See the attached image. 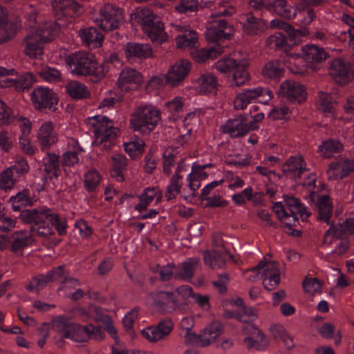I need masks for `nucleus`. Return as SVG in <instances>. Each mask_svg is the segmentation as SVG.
<instances>
[{"label":"nucleus","mask_w":354,"mask_h":354,"mask_svg":"<svg viewBox=\"0 0 354 354\" xmlns=\"http://www.w3.org/2000/svg\"><path fill=\"white\" fill-rule=\"evenodd\" d=\"M174 328L169 319L161 320L157 325L148 326L141 330L142 336L149 342H157L169 335Z\"/></svg>","instance_id":"obj_14"},{"label":"nucleus","mask_w":354,"mask_h":354,"mask_svg":"<svg viewBox=\"0 0 354 354\" xmlns=\"http://www.w3.org/2000/svg\"><path fill=\"white\" fill-rule=\"evenodd\" d=\"M31 100L37 109H50L57 103L56 95L52 90L41 86L35 88L32 92Z\"/></svg>","instance_id":"obj_20"},{"label":"nucleus","mask_w":354,"mask_h":354,"mask_svg":"<svg viewBox=\"0 0 354 354\" xmlns=\"http://www.w3.org/2000/svg\"><path fill=\"white\" fill-rule=\"evenodd\" d=\"M260 271L263 277V285L268 290L275 289L280 282V271L275 261H261L252 268V273Z\"/></svg>","instance_id":"obj_11"},{"label":"nucleus","mask_w":354,"mask_h":354,"mask_svg":"<svg viewBox=\"0 0 354 354\" xmlns=\"http://www.w3.org/2000/svg\"><path fill=\"white\" fill-rule=\"evenodd\" d=\"M176 292L181 300H183V303L186 304V313L189 308L191 298L193 299L197 304L204 310H208L210 308L209 296L194 293L192 288L188 285H183L176 288Z\"/></svg>","instance_id":"obj_19"},{"label":"nucleus","mask_w":354,"mask_h":354,"mask_svg":"<svg viewBox=\"0 0 354 354\" xmlns=\"http://www.w3.org/2000/svg\"><path fill=\"white\" fill-rule=\"evenodd\" d=\"M284 203L283 206L287 212L289 211L291 214H299L303 220L310 214L297 198L286 196L284 197Z\"/></svg>","instance_id":"obj_44"},{"label":"nucleus","mask_w":354,"mask_h":354,"mask_svg":"<svg viewBox=\"0 0 354 354\" xmlns=\"http://www.w3.org/2000/svg\"><path fill=\"white\" fill-rule=\"evenodd\" d=\"M344 234L341 231L340 227L332 224L329 229L326 231L324 237V243L330 245L334 242L344 237Z\"/></svg>","instance_id":"obj_60"},{"label":"nucleus","mask_w":354,"mask_h":354,"mask_svg":"<svg viewBox=\"0 0 354 354\" xmlns=\"http://www.w3.org/2000/svg\"><path fill=\"white\" fill-rule=\"evenodd\" d=\"M236 12V8L233 0H220L218 3V10L212 13L215 17H230Z\"/></svg>","instance_id":"obj_50"},{"label":"nucleus","mask_w":354,"mask_h":354,"mask_svg":"<svg viewBox=\"0 0 354 354\" xmlns=\"http://www.w3.org/2000/svg\"><path fill=\"white\" fill-rule=\"evenodd\" d=\"M198 6V0H180L175 9L180 13H188L196 12Z\"/></svg>","instance_id":"obj_61"},{"label":"nucleus","mask_w":354,"mask_h":354,"mask_svg":"<svg viewBox=\"0 0 354 354\" xmlns=\"http://www.w3.org/2000/svg\"><path fill=\"white\" fill-rule=\"evenodd\" d=\"M316 14L312 8H304L297 10L295 18L301 25L308 26L315 18Z\"/></svg>","instance_id":"obj_59"},{"label":"nucleus","mask_w":354,"mask_h":354,"mask_svg":"<svg viewBox=\"0 0 354 354\" xmlns=\"http://www.w3.org/2000/svg\"><path fill=\"white\" fill-rule=\"evenodd\" d=\"M329 73L334 80L339 85H344L348 82L353 76L351 66L340 59H334L331 62Z\"/></svg>","instance_id":"obj_25"},{"label":"nucleus","mask_w":354,"mask_h":354,"mask_svg":"<svg viewBox=\"0 0 354 354\" xmlns=\"http://www.w3.org/2000/svg\"><path fill=\"white\" fill-rule=\"evenodd\" d=\"M82 152L84 149L78 141L73 138H68L66 151L61 158L62 166L73 167L77 165L80 162V156Z\"/></svg>","instance_id":"obj_24"},{"label":"nucleus","mask_w":354,"mask_h":354,"mask_svg":"<svg viewBox=\"0 0 354 354\" xmlns=\"http://www.w3.org/2000/svg\"><path fill=\"white\" fill-rule=\"evenodd\" d=\"M145 144L142 141H131L124 144V151L131 158H134L143 151Z\"/></svg>","instance_id":"obj_62"},{"label":"nucleus","mask_w":354,"mask_h":354,"mask_svg":"<svg viewBox=\"0 0 354 354\" xmlns=\"http://www.w3.org/2000/svg\"><path fill=\"white\" fill-rule=\"evenodd\" d=\"M53 10L56 20H61L66 16L78 12L80 5L75 0H53Z\"/></svg>","instance_id":"obj_26"},{"label":"nucleus","mask_w":354,"mask_h":354,"mask_svg":"<svg viewBox=\"0 0 354 354\" xmlns=\"http://www.w3.org/2000/svg\"><path fill=\"white\" fill-rule=\"evenodd\" d=\"M114 167V174L112 175L116 178L118 181L124 180L122 169L127 165V159L122 154H115L111 158Z\"/></svg>","instance_id":"obj_56"},{"label":"nucleus","mask_w":354,"mask_h":354,"mask_svg":"<svg viewBox=\"0 0 354 354\" xmlns=\"http://www.w3.org/2000/svg\"><path fill=\"white\" fill-rule=\"evenodd\" d=\"M223 330V325L218 322L207 326L201 333L202 339L199 342V346L204 347L213 343L222 334Z\"/></svg>","instance_id":"obj_34"},{"label":"nucleus","mask_w":354,"mask_h":354,"mask_svg":"<svg viewBox=\"0 0 354 354\" xmlns=\"http://www.w3.org/2000/svg\"><path fill=\"white\" fill-rule=\"evenodd\" d=\"M223 131L232 138L242 137L250 131L256 129L254 122H249L248 116L241 115L228 120L222 127Z\"/></svg>","instance_id":"obj_13"},{"label":"nucleus","mask_w":354,"mask_h":354,"mask_svg":"<svg viewBox=\"0 0 354 354\" xmlns=\"http://www.w3.org/2000/svg\"><path fill=\"white\" fill-rule=\"evenodd\" d=\"M10 203L14 211H19L21 208L33 205V200L28 189H24L10 198Z\"/></svg>","instance_id":"obj_41"},{"label":"nucleus","mask_w":354,"mask_h":354,"mask_svg":"<svg viewBox=\"0 0 354 354\" xmlns=\"http://www.w3.org/2000/svg\"><path fill=\"white\" fill-rule=\"evenodd\" d=\"M172 31L178 32L176 37L178 48H194L198 43L197 33L188 26L182 24H171Z\"/></svg>","instance_id":"obj_18"},{"label":"nucleus","mask_w":354,"mask_h":354,"mask_svg":"<svg viewBox=\"0 0 354 354\" xmlns=\"http://www.w3.org/2000/svg\"><path fill=\"white\" fill-rule=\"evenodd\" d=\"M182 176L179 174H174L170 179L169 185L167 187L165 197L167 201H171L176 198V195L180 193L181 184L180 180Z\"/></svg>","instance_id":"obj_54"},{"label":"nucleus","mask_w":354,"mask_h":354,"mask_svg":"<svg viewBox=\"0 0 354 354\" xmlns=\"http://www.w3.org/2000/svg\"><path fill=\"white\" fill-rule=\"evenodd\" d=\"M35 79L31 73H26L15 79L14 88L20 92L29 89L35 83Z\"/></svg>","instance_id":"obj_53"},{"label":"nucleus","mask_w":354,"mask_h":354,"mask_svg":"<svg viewBox=\"0 0 354 354\" xmlns=\"http://www.w3.org/2000/svg\"><path fill=\"white\" fill-rule=\"evenodd\" d=\"M44 171L50 176L58 177L60 174L59 156L54 153H48L43 158Z\"/></svg>","instance_id":"obj_45"},{"label":"nucleus","mask_w":354,"mask_h":354,"mask_svg":"<svg viewBox=\"0 0 354 354\" xmlns=\"http://www.w3.org/2000/svg\"><path fill=\"white\" fill-rule=\"evenodd\" d=\"M304 60L310 64L320 63L328 57V53L323 48L316 45H306L302 48Z\"/></svg>","instance_id":"obj_35"},{"label":"nucleus","mask_w":354,"mask_h":354,"mask_svg":"<svg viewBox=\"0 0 354 354\" xmlns=\"http://www.w3.org/2000/svg\"><path fill=\"white\" fill-rule=\"evenodd\" d=\"M191 68L192 64L189 60L180 59L177 61L165 74L167 84L171 86H178L188 76Z\"/></svg>","instance_id":"obj_16"},{"label":"nucleus","mask_w":354,"mask_h":354,"mask_svg":"<svg viewBox=\"0 0 354 354\" xmlns=\"http://www.w3.org/2000/svg\"><path fill=\"white\" fill-rule=\"evenodd\" d=\"M316 206L318 220L329 224L333 209L331 198L328 195L320 196L317 198Z\"/></svg>","instance_id":"obj_37"},{"label":"nucleus","mask_w":354,"mask_h":354,"mask_svg":"<svg viewBox=\"0 0 354 354\" xmlns=\"http://www.w3.org/2000/svg\"><path fill=\"white\" fill-rule=\"evenodd\" d=\"M19 178L10 167L6 169L0 173V188L3 190L12 188Z\"/></svg>","instance_id":"obj_49"},{"label":"nucleus","mask_w":354,"mask_h":354,"mask_svg":"<svg viewBox=\"0 0 354 354\" xmlns=\"http://www.w3.org/2000/svg\"><path fill=\"white\" fill-rule=\"evenodd\" d=\"M66 62L73 74L77 76L92 75L95 82L102 79L109 72L106 63H102L97 66L95 57L87 52L73 53L66 57Z\"/></svg>","instance_id":"obj_3"},{"label":"nucleus","mask_w":354,"mask_h":354,"mask_svg":"<svg viewBox=\"0 0 354 354\" xmlns=\"http://www.w3.org/2000/svg\"><path fill=\"white\" fill-rule=\"evenodd\" d=\"M343 145L337 140H328L322 143L319 147V153L326 158L334 157L342 152Z\"/></svg>","instance_id":"obj_46"},{"label":"nucleus","mask_w":354,"mask_h":354,"mask_svg":"<svg viewBox=\"0 0 354 354\" xmlns=\"http://www.w3.org/2000/svg\"><path fill=\"white\" fill-rule=\"evenodd\" d=\"M228 254L229 250L227 248L223 250H213L212 252H205L204 262L213 270L223 268L225 266V256Z\"/></svg>","instance_id":"obj_36"},{"label":"nucleus","mask_w":354,"mask_h":354,"mask_svg":"<svg viewBox=\"0 0 354 354\" xmlns=\"http://www.w3.org/2000/svg\"><path fill=\"white\" fill-rule=\"evenodd\" d=\"M152 305L159 312L163 314H170L174 312L185 313L187 305L183 303L176 292L156 290L151 293Z\"/></svg>","instance_id":"obj_7"},{"label":"nucleus","mask_w":354,"mask_h":354,"mask_svg":"<svg viewBox=\"0 0 354 354\" xmlns=\"http://www.w3.org/2000/svg\"><path fill=\"white\" fill-rule=\"evenodd\" d=\"M67 93L75 100H82L90 96V91L82 83L77 81H71L66 86Z\"/></svg>","instance_id":"obj_43"},{"label":"nucleus","mask_w":354,"mask_h":354,"mask_svg":"<svg viewBox=\"0 0 354 354\" xmlns=\"http://www.w3.org/2000/svg\"><path fill=\"white\" fill-rule=\"evenodd\" d=\"M155 198H156V203H159L162 198V193L159 189L154 187L145 189L139 196V203L135 206V209L138 212L146 210Z\"/></svg>","instance_id":"obj_38"},{"label":"nucleus","mask_w":354,"mask_h":354,"mask_svg":"<svg viewBox=\"0 0 354 354\" xmlns=\"http://www.w3.org/2000/svg\"><path fill=\"white\" fill-rule=\"evenodd\" d=\"M197 90L201 93H214L219 86L216 77L209 73L201 74L196 80Z\"/></svg>","instance_id":"obj_39"},{"label":"nucleus","mask_w":354,"mask_h":354,"mask_svg":"<svg viewBox=\"0 0 354 354\" xmlns=\"http://www.w3.org/2000/svg\"><path fill=\"white\" fill-rule=\"evenodd\" d=\"M99 13L100 18L94 21L100 28L106 32L118 29L124 23V10L113 3L104 4L100 8Z\"/></svg>","instance_id":"obj_10"},{"label":"nucleus","mask_w":354,"mask_h":354,"mask_svg":"<svg viewBox=\"0 0 354 354\" xmlns=\"http://www.w3.org/2000/svg\"><path fill=\"white\" fill-rule=\"evenodd\" d=\"M124 54L129 61L135 59H146L152 56V49L150 45L128 42L124 48Z\"/></svg>","instance_id":"obj_29"},{"label":"nucleus","mask_w":354,"mask_h":354,"mask_svg":"<svg viewBox=\"0 0 354 354\" xmlns=\"http://www.w3.org/2000/svg\"><path fill=\"white\" fill-rule=\"evenodd\" d=\"M20 26L17 23H6L0 26V43L9 41L15 37Z\"/></svg>","instance_id":"obj_51"},{"label":"nucleus","mask_w":354,"mask_h":354,"mask_svg":"<svg viewBox=\"0 0 354 354\" xmlns=\"http://www.w3.org/2000/svg\"><path fill=\"white\" fill-rule=\"evenodd\" d=\"M272 6L279 16L288 20L295 18L297 9L289 4L286 0H274L272 2Z\"/></svg>","instance_id":"obj_42"},{"label":"nucleus","mask_w":354,"mask_h":354,"mask_svg":"<svg viewBox=\"0 0 354 354\" xmlns=\"http://www.w3.org/2000/svg\"><path fill=\"white\" fill-rule=\"evenodd\" d=\"M55 31L56 26L48 24L28 35L23 40L24 53L30 58H37L43 53V44L53 39Z\"/></svg>","instance_id":"obj_6"},{"label":"nucleus","mask_w":354,"mask_h":354,"mask_svg":"<svg viewBox=\"0 0 354 354\" xmlns=\"http://www.w3.org/2000/svg\"><path fill=\"white\" fill-rule=\"evenodd\" d=\"M78 36L86 46L92 48L101 46L104 41V36L94 27L80 30Z\"/></svg>","instance_id":"obj_33"},{"label":"nucleus","mask_w":354,"mask_h":354,"mask_svg":"<svg viewBox=\"0 0 354 354\" xmlns=\"http://www.w3.org/2000/svg\"><path fill=\"white\" fill-rule=\"evenodd\" d=\"M245 335L243 340L244 346L248 350L264 351L268 346V340L263 333L254 325L243 328Z\"/></svg>","instance_id":"obj_12"},{"label":"nucleus","mask_w":354,"mask_h":354,"mask_svg":"<svg viewBox=\"0 0 354 354\" xmlns=\"http://www.w3.org/2000/svg\"><path fill=\"white\" fill-rule=\"evenodd\" d=\"M48 282L50 281L46 274L37 275L34 277L30 280L28 285L26 286V289L28 291H39V290L44 288Z\"/></svg>","instance_id":"obj_63"},{"label":"nucleus","mask_w":354,"mask_h":354,"mask_svg":"<svg viewBox=\"0 0 354 354\" xmlns=\"http://www.w3.org/2000/svg\"><path fill=\"white\" fill-rule=\"evenodd\" d=\"M248 59L227 57L219 59L214 64L215 68L224 74L232 73V79L236 86L244 85L250 80V75L246 67Z\"/></svg>","instance_id":"obj_9"},{"label":"nucleus","mask_w":354,"mask_h":354,"mask_svg":"<svg viewBox=\"0 0 354 354\" xmlns=\"http://www.w3.org/2000/svg\"><path fill=\"white\" fill-rule=\"evenodd\" d=\"M272 210L277 214L278 218L289 229L295 226L298 223L297 216L299 214L288 213L281 202L274 203L272 206Z\"/></svg>","instance_id":"obj_40"},{"label":"nucleus","mask_w":354,"mask_h":354,"mask_svg":"<svg viewBox=\"0 0 354 354\" xmlns=\"http://www.w3.org/2000/svg\"><path fill=\"white\" fill-rule=\"evenodd\" d=\"M199 264L200 259L198 258L188 259L178 266L177 270L174 274V278L187 281H190L193 278L194 272Z\"/></svg>","instance_id":"obj_32"},{"label":"nucleus","mask_w":354,"mask_h":354,"mask_svg":"<svg viewBox=\"0 0 354 354\" xmlns=\"http://www.w3.org/2000/svg\"><path fill=\"white\" fill-rule=\"evenodd\" d=\"M335 101L333 97L324 93L320 91L319 93V105L318 109L323 113H332L334 108Z\"/></svg>","instance_id":"obj_57"},{"label":"nucleus","mask_w":354,"mask_h":354,"mask_svg":"<svg viewBox=\"0 0 354 354\" xmlns=\"http://www.w3.org/2000/svg\"><path fill=\"white\" fill-rule=\"evenodd\" d=\"M131 19L140 23L144 32L153 41L162 44L167 40L162 22L150 10L138 8L131 15Z\"/></svg>","instance_id":"obj_4"},{"label":"nucleus","mask_w":354,"mask_h":354,"mask_svg":"<svg viewBox=\"0 0 354 354\" xmlns=\"http://www.w3.org/2000/svg\"><path fill=\"white\" fill-rule=\"evenodd\" d=\"M271 335L276 339H281L284 346L290 349L294 346L292 337L287 333L284 326L281 324H274L270 328Z\"/></svg>","instance_id":"obj_47"},{"label":"nucleus","mask_w":354,"mask_h":354,"mask_svg":"<svg viewBox=\"0 0 354 354\" xmlns=\"http://www.w3.org/2000/svg\"><path fill=\"white\" fill-rule=\"evenodd\" d=\"M88 123L93 128L95 142L101 149L109 150L114 145L118 129L113 122L104 115H95L88 118Z\"/></svg>","instance_id":"obj_5"},{"label":"nucleus","mask_w":354,"mask_h":354,"mask_svg":"<svg viewBox=\"0 0 354 354\" xmlns=\"http://www.w3.org/2000/svg\"><path fill=\"white\" fill-rule=\"evenodd\" d=\"M176 149L169 147L166 149L162 154L163 158V172L167 175L171 173V167L174 166L177 156Z\"/></svg>","instance_id":"obj_52"},{"label":"nucleus","mask_w":354,"mask_h":354,"mask_svg":"<svg viewBox=\"0 0 354 354\" xmlns=\"http://www.w3.org/2000/svg\"><path fill=\"white\" fill-rule=\"evenodd\" d=\"M244 33L249 35H257L266 30L268 22L266 20L255 17L252 12L244 15V21L241 23Z\"/></svg>","instance_id":"obj_27"},{"label":"nucleus","mask_w":354,"mask_h":354,"mask_svg":"<svg viewBox=\"0 0 354 354\" xmlns=\"http://www.w3.org/2000/svg\"><path fill=\"white\" fill-rule=\"evenodd\" d=\"M212 166V164L200 165L196 163L192 165V172L187 177L188 186L189 189L192 191V193L189 194L190 196L192 197L196 196L195 192L200 187L201 180L206 178L207 176L203 170L205 168L210 167Z\"/></svg>","instance_id":"obj_31"},{"label":"nucleus","mask_w":354,"mask_h":354,"mask_svg":"<svg viewBox=\"0 0 354 354\" xmlns=\"http://www.w3.org/2000/svg\"><path fill=\"white\" fill-rule=\"evenodd\" d=\"M232 30V27L228 25L225 20L219 19L207 28L206 37L207 39L213 41H218L223 38L227 39L230 37Z\"/></svg>","instance_id":"obj_30"},{"label":"nucleus","mask_w":354,"mask_h":354,"mask_svg":"<svg viewBox=\"0 0 354 354\" xmlns=\"http://www.w3.org/2000/svg\"><path fill=\"white\" fill-rule=\"evenodd\" d=\"M38 74L49 82H59L62 79L61 73L55 68L44 66L38 71Z\"/></svg>","instance_id":"obj_58"},{"label":"nucleus","mask_w":354,"mask_h":354,"mask_svg":"<svg viewBox=\"0 0 354 354\" xmlns=\"http://www.w3.org/2000/svg\"><path fill=\"white\" fill-rule=\"evenodd\" d=\"M279 95L281 97L298 103L304 102L306 98V92L304 86L296 81L290 80L283 82L281 84Z\"/></svg>","instance_id":"obj_17"},{"label":"nucleus","mask_w":354,"mask_h":354,"mask_svg":"<svg viewBox=\"0 0 354 354\" xmlns=\"http://www.w3.org/2000/svg\"><path fill=\"white\" fill-rule=\"evenodd\" d=\"M266 43L268 47L273 49H286L288 46L287 39L281 32H275L269 36Z\"/></svg>","instance_id":"obj_55"},{"label":"nucleus","mask_w":354,"mask_h":354,"mask_svg":"<svg viewBox=\"0 0 354 354\" xmlns=\"http://www.w3.org/2000/svg\"><path fill=\"white\" fill-rule=\"evenodd\" d=\"M53 328L63 337L76 342H87L90 339L102 341L105 334L102 327L93 324L82 326L72 322L65 316H59L53 320Z\"/></svg>","instance_id":"obj_2"},{"label":"nucleus","mask_w":354,"mask_h":354,"mask_svg":"<svg viewBox=\"0 0 354 354\" xmlns=\"http://www.w3.org/2000/svg\"><path fill=\"white\" fill-rule=\"evenodd\" d=\"M160 120V111L151 106H142L136 109L131 118V124L134 131L149 133Z\"/></svg>","instance_id":"obj_8"},{"label":"nucleus","mask_w":354,"mask_h":354,"mask_svg":"<svg viewBox=\"0 0 354 354\" xmlns=\"http://www.w3.org/2000/svg\"><path fill=\"white\" fill-rule=\"evenodd\" d=\"M282 171L287 176L297 180L307 171L306 165L301 156H292L283 165Z\"/></svg>","instance_id":"obj_28"},{"label":"nucleus","mask_w":354,"mask_h":354,"mask_svg":"<svg viewBox=\"0 0 354 354\" xmlns=\"http://www.w3.org/2000/svg\"><path fill=\"white\" fill-rule=\"evenodd\" d=\"M101 176L95 169H91L84 174V185L88 192H94L100 185Z\"/></svg>","instance_id":"obj_48"},{"label":"nucleus","mask_w":354,"mask_h":354,"mask_svg":"<svg viewBox=\"0 0 354 354\" xmlns=\"http://www.w3.org/2000/svg\"><path fill=\"white\" fill-rule=\"evenodd\" d=\"M32 242L31 232L24 230L14 232L8 241L10 250L17 256H22L24 250L31 245Z\"/></svg>","instance_id":"obj_21"},{"label":"nucleus","mask_w":354,"mask_h":354,"mask_svg":"<svg viewBox=\"0 0 354 354\" xmlns=\"http://www.w3.org/2000/svg\"><path fill=\"white\" fill-rule=\"evenodd\" d=\"M19 218L26 223H34L31 232L40 236L48 237L53 234V230L50 224L55 226L59 235L66 234L65 220L50 209L42 207L23 210Z\"/></svg>","instance_id":"obj_1"},{"label":"nucleus","mask_w":354,"mask_h":354,"mask_svg":"<svg viewBox=\"0 0 354 354\" xmlns=\"http://www.w3.org/2000/svg\"><path fill=\"white\" fill-rule=\"evenodd\" d=\"M15 120L12 110L0 100V124L8 125Z\"/></svg>","instance_id":"obj_64"},{"label":"nucleus","mask_w":354,"mask_h":354,"mask_svg":"<svg viewBox=\"0 0 354 354\" xmlns=\"http://www.w3.org/2000/svg\"><path fill=\"white\" fill-rule=\"evenodd\" d=\"M37 141L42 151L48 150L58 141L57 133L50 121L41 124L37 132Z\"/></svg>","instance_id":"obj_23"},{"label":"nucleus","mask_w":354,"mask_h":354,"mask_svg":"<svg viewBox=\"0 0 354 354\" xmlns=\"http://www.w3.org/2000/svg\"><path fill=\"white\" fill-rule=\"evenodd\" d=\"M264 95H266L269 99L272 97L270 90L260 86L243 90L236 95L234 101V108L237 110H243L249 104L254 102L259 97Z\"/></svg>","instance_id":"obj_15"},{"label":"nucleus","mask_w":354,"mask_h":354,"mask_svg":"<svg viewBox=\"0 0 354 354\" xmlns=\"http://www.w3.org/2000/svg\"><path fill=\"white\" fill-rule=\"evenodd\" d=\"M142 82V75L133 68L123 69L118 77L117 85L122 91L136 88Z\"/></svg>","instance_id":"obj_22"}]
</instances>
